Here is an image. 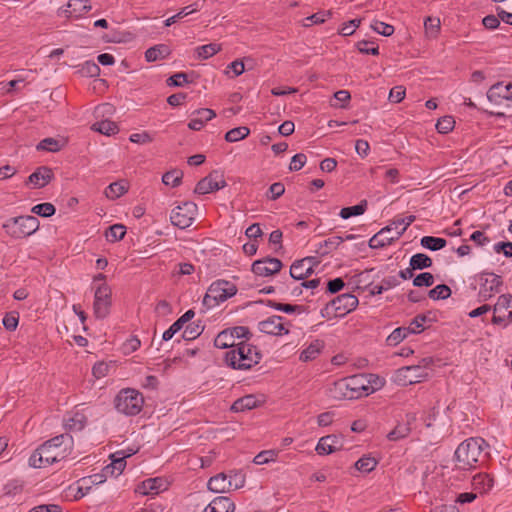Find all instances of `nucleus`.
I'll use <instances>...</instances> for the list:
<instances>
[{
	"instance_id": "obj_32",
	"label": "nucleus",
	"mask_w": 512,
	"mask_h": 512,
	"mask_svg": "<svg viewBox=\"0 0 512 512\" xmlns=\"http://www.w3.org/2000/svg\"><path fill=\"white\" fill-rule=\"evenodd\" d=\"M323 348V342L315 340L301 352L299 359L303 362L314 360L321 353Z\"/></svg>"
},
{
	"instance_id": "obj_16",
	"label": "nucleus",
	"mask_w": 512,
	"mask_h": 512,
	"mask_svg": "<svg viewBox=\"0 0 512 512\" xmlns=\"http://www.w3.org/2000/svg\"><path fill=\"white\" fill-rule=\"evenodd\" d=\"M318 264L319 261L313 256L296 260L290 267V276L294 280H304L314 272V266Z\"/></svg>"
},
{
	"instance_id": "obj_21",
	"label": "nucleus",
	"mask_w": 512,
	"mask_h": 512,
	"mask_svg": "<svg viewBox=\"0 0 512 512\" xmlns=\"http://www.w3.org/2000/svg\"><path fill=\"white\" fill-rule=\"evenodd\" d=\"M342 447V441L337 435H327L319 439L316 445V452L319 455H328Z\"/></svg>"
},
{
	"instance_id": "obj_25",
	"label": "nucleus",
	"mask_w": 512,
	"mask_h": 512,
	"mask_svg": "<svg viewBox=\"0 0 512 512\" xmlns=\"http://www.w3.org/2000/svg\"><path fill=\"white\" fill-rule=\"evenodd\" d=\"M234 510L235 504L230 498L218 496L206 506L203 512H234Z\"/></svg>"
},
{
	"instance_id": "obj_58",
	"label": "nucleus",
	"mask_w": 512,
	"mask_h": 512,
	"mask_svg": "<svg viewBox=\"0 0 512 512\" xmlns=\"http://www.w3.org/2000/svg\"><path fill=\"white\" fill-rule=\"evenodd\" d=\"M455 121L452 116H443L436 123V129L439 133L447 134L453 130Z\"/></svg>"
},
{
	"instance_id": "obj_63",
	"label": "nucleus",
	"mask_w": 512,
	"mask_h": 512,
	"mask_svg": "<svg viewBox=\"0 0 512 512\" xmlns=\"http://www.w3.org/2000/svg\"><path fill=\"white\" fill-rule=\"evenodd\" d=\"M285 192V186L281 182L273 183L267 192V198L270 200H276L281 197Z\"/></svg>"
},
{
	"instance_id": "obj_34",
	"label": "nucleus",
	"mask_w": 512,
	"mask_h": 512,
	"mask_svg": "<svg viewBox=\"0 0 512 512\" xmlns=\"http://www.w3.org/2000/svg\"><path fill=\"white\" fill-rule=\"evenodd\" d=\"M86 423V416L83 413L76 412L73 416L65 419V428L69 431H80Z\"/></svg>"
},
{
	"instance_id": "obj_27",
	"label": "nucleus",
	"mask_w": 512,
	"mask_h": 512,
	"mask_svg": "<svg viewBox=\"0 0 512 512\" xmlns=\"http://www.w3.org/2000/svg\"><path fill=\"white\" fill-rule=\"evenodd\" d=\"M493 485L494 479L487 473H479L472 479L473 489L478 491L480 494L490 491Z\"/></svg>"
},
{
	"instance_id": "obj_33",
	"label": "nucleus",
	"mask_w": 512,
	"mask_h": 512,
	"mask_svg": "<svg viewBox=\"0 0 512 512\" xmlns=\"http://www.w3.org/2000/svg\"><path fill=\"white\" fill-rule=\"evenodd\" d=\"M128 191V183L125 180L117 181L111 183L105 189V195L107 198L115 200L122 195H124Z\"/></svg>"
},
{
	"instance_id": "obj_64",
	"label": "nucleus",
	"mask_w": 512,
	"mask_h": 512,
	"mask_svg": "<svg viewBox=\"0 0 512 512\" xmlns=\"http://www.w3.org/2000/svg\"><path fill=\"white\" fill-rule=\"evenodd\" d=\"M494 251L496 253H503L505 257L512 258V242L501 241L494 245Z\"/></svg>"
},
{
	"instance_id": "obj_48",
	"label": "nucleus",
	"mask_w": 512,
	"mask_h": 512,
	"mask_svg": "<svg viewBox=\"0 0 512 512\" xmlns=\"http://www.w3.org/2000/svg\"><path fill=\"white\" fill-rule=\"evenodd\" d=\"M378 464V461L370 456H363L355 462V468L361 472L369 473L373 471Z\"/></svg>"
},
{
	"instance_id": "obj_3",
	"label": "nucleus",
	"mask_w": 512,
	"mask_h": 512,
	"mask_svg": "<svg viewBox=\"0 0 512 512\" xmlns=\"http://www.w3.org/2000/svg\"><path fill=\"white\" fill-rule=\"evenodd\" d=\"M375 388L364 374H356L334 381L328 388V396L334 400H353L371 394Z\"/></svg>"
},
{
	"instance_id": "obj_8",
	"label": "nucleus",
	"mask_w": 512,
	"mask_h": 512,
	"mask_svg": "<svg viewBox=\"0 0 512 512\" xmlns=\"http://www.w3.org/2000/svg\"><path fill=\"white\" fill-rule=\"evenodd\" d=\"M238 289L237 286L224 279H218L210 284L207 292L203 298V305L210 309L227 299L236 295Z\"/></svg>"
},
{
	"instance_id": "obj_31",
	"label": "nucleus",
	"mask_w": 512,
	"mask_h": 512,
	"mask_svg": "<svg viewBox=\"0 0 512 512\" xmlns=\"http://www.w3.org/2000/svg\"><path fill=\"white\" fill-rule=\"evenodd\" d=\"M343 241L344 239L340 236H332L320 242L315 251L317 254L325 256L335 250Z\"/></svg>"
},
{
	"instance_id": "obj_5",
	"label": "nucleus",
	"mask_w": 512,
	"mask_h": 512,
	"mask_svg": "<svg viewBox=\"0 0 512 512\" xmlns=\"http://www.w3.org/2000/svg\"><path fill=\"white\" fill-rule=\"evenodd\" d=\"M487 445L483 438H469L463 441L455 451L457 467L462 470L474 468Z\"/></svg>"
},
{
	"instance_id": "obj_40",
	"label": "nucleus",
	"mask_w": 512,
	"mask_h": 512,
	"mask_svg": "<svg viewBox=\"0 0 512 512\" xmlns=\"http://www.w3.org/2000/svg\"><path fill=\"white\" fill-rule=\"evenodd\" d=\"M410 334L412 333L407 326L398 327L387 337L386 342L389 346H396Z\"/></svg>"
},
{
	"instance_id": "obj_59",
	"label": "nucleus",
	"mask_w": 512,
	"mask_h": 512,
	"mask_svg": "<svg viewBox=\"0 0 512 512\" xmlns=\"http://www.w3.org/2000/svg\"><path fill=\"white\" fill-rule=\"evenodd\" d=\"M434 276L430 272H423L418 274L413 279V285L415 287H430L434 284Z\"/></svg>"
},
{
	"instance_id": "obj_47",
	"label": "nucleus",
	"mask_w": 512,
	"mask_h": 512,
	"mask_svg": "<svg viewBox=\"0 0 512 512\" xmlns=\"http://www.w3.org/2000/svg\"><path fill=\"white\" fill-rule=\"evenodd\" d=\"M266 305L268 307L274 308V309H276L278 311H281V312H284V313H288V314H291V313H294V312L301 313L303 311V306L278 303V302H276L274 300H267L266 301Z\"/></svg>"
},
{
	"instance_id": "obj_10",
	"label": "nucleus",
	"mask_w": 512,
	"mask_h": 512,
	"mask_svg": "<svg viewBox=\"0 0 512 512\" xmlns=\"http://www.w3.org/2000/svg\"><path fill=\"white\" fill-rule=\"evenodd\" d=\"M197 209V205L191 201H186L176 206L170 214L171 224L179 229L190 227L195 220Z\"/></svg>"
},
{
	"instance_id": "obj_45",
	"label": "nucleus",
	"mask_w": 512,
	"mask_h": 512,
	"mask_svg": "<svg viewBox=\"0 0 512 512\" xmlns=\"http://www.w3.org/2000/svg\"><path fill=\"white\" fill-rule=\"evenodd\" d=\"M182 178L183 172L178 169H173L162 176V182L167 186L178 187L182 182Z\"/></svg>"
},
{
	"instance_id": "obj_53",
	"label": "nucleus",
	"mask_w": 512,
	"mask_h": 512,
	"mask_svg": "<svg viewBox=\"0 0 512 512\" xmlns=\"http://www.w3.org/2000/svg\"><path fill=\"white\" fill-rule=\"evenodd\" d=\"M356 47L362 54L378 55L379 46L374 41L361 40L357 42Z\"/></svg>"
},
{
	"instance_id": "obj_62",
	"label": "nucleus",
	"mask_w": 512,
	"mask_h": 512,
	"mask_svg": "<svg viewBox=\"0 0 512 512\" xmlns=\"http://www.w3.org/2000/svg\"><path fill=\"white\" fill-rule=\"evenodd\" d=\"M81 74L87 77H96L100 74L99 66L93 61H86L80 70Z\"/></svg>"
},
{
	"instance_id": "obj_24",
	"label": "nucleus",
	"mask_w": 512,
	"mask_h": 512,
	"mask_svg": "<svg viewBox=\"0 0 512 512\" xmlns=\"http://www.w3.org/2000/svg\"><path fill=\"white\" fill-rule=\"evenodd\" d=\"M90 10L89 0H69L67 8L63 12L67 17L79 18Z\"/></svg>"
},
{
	"instance_id": "obj_7",
	"label": "nucleus",
	"mask_w": 512,
	"mask_h": 512,
	"mask_svg": "<svg viewBox=\"0 0 512 512\" xmlns=\"http://www.w3.org/2000/svg\"><path fill=\"white\" fill-rule=\"evenodd\" d=\"M144 397L142 393L133 388H124L114 398L115 409L124 415L135 416L142 411Z\"/></svg>"
},
{
	"instance_id": "obj_13",
	"label": "nucleus",
	"mask_w": 512,
	"mask_h": 512,
	"mask_svg": "<svg viewBox=\"0 0 512 512\" xmlns=\"http://www.w3.org/2000/svg\"><path fill=\"white\" fill-rule=\"evenodd\" d=\"M510 322H512V295L503 294L498 297L494 306L492 323L506 326Z\"/></svg>"
},
{
	"instance_id": "obj_15",
	"label": "nucleus",
	"mask_w": 512,
	"mask_h": 512,
	"mask_svg": "<svg viewBox=\"0 0 512 512\" xmlns=\"http://www.w3.org/2000/svg\"><path fill=\"white\" fill-rule=\"evenodd\" d=\"M227 185L224 176L218 171H212L206 177L202 178L194 189V192L200 195L218 191Z\"/></svg>"
},
{
	"instance_id": "obj_57",
	"label": "nucleus",
	"mask_w": 512,
	"mask_h": 512,
	"mask_svg": "<svg viewBox=\"0 0 512 512\" xmlns=\"http://www.w3.org/2000/svg\"><path fill=\"white\" fill-rule=\"evenodd\" d=\"M424 27L427 35L436 37L440 30V20L435 17H427L424 21Z\"/></svg>"
},
{
	"instance_id": "obj_30",
	"label": "nucleus",
	"mask_w": 512,
	"mask_h": 512,
	"mask_svg": "<svg viewBox=\"0 0 512 512\" xmlns=\"http://www.w3.org/2000/svg\"><path fill=\"white\" fill-rule=\"evenodd\" d=\"M411 420H414V417L407 419L405 422H399L395 428L388 433L387 438L390 441H398L407 437L411 432Z\"/></svg>"
},
{
	"instance_id": "obj_50",
	"label": "nucleus",
	"mask_w": 512,
	"mask_h": 512,
	"mask_svg": "<svg viewBox=\"0 0 512 512\" xmlns=\"http://www.w3.org/2000/svg\"><path fill=\"white\" fill-rule=\"evenodd\" d=\"M451 289L446 284H439L433 289L429 290L428 296L433 300H444L451 296Z\"/></svg>"
},
{
	"instance_id": "obj_4",
	"label": "nucleus",
	"mask_w": 512,
	"mask_h": 512,
	"mask_svg": "<svg viewBox=\"0 0 512 512\" xmlns=\"http://www.w3.org/2000/svg\"><path fill=\"white\" fill-rule=\"evenodd\" d=\"M414 215L395 218L391 223L373 235L368 242L371 249H380L398 240L406 229L415 221Z\"/></svg>"
},
{
	"instance_id": "obj_12",
	"label": "nucleus",
	"mask_w": 512,
	"mask_h": 512,
	"mask_svg": "<svg viewBox=\"0 0 512 512\" xmlns=\"http://www.w3.org/2000/svg\"><path fill=\"white\" fill-rule=\"evenodd\" d=\"M358 298L351 293L338 295L331 300L325 307V310H334V317H344L352 312L358 306Z\"/></svg>"
},
{
	"instance_id": "obj_49",
	"label": "nucleus",
	"mask_w": 512,
	"mask_h": 512,
	"mask_svg": "<svg viewBox=\"0 0 512 512\" xmlns=\"http://www.w3.org/2000/svg\"><path fill=\"white\" fill-rule=\"evenodd\" d=\"M23 482L20 480H11L3 487V496L15 497L23 492Z\"/></svg>"
},
{
	"instance_id": "obj_42",
	"label": "nucleus",
	"mask_w": 512,
	"mask_h": 512,
	"mask_svg": "<svg viewBox=\"0 0 512 512\" xmlns=\"http://www.w3.org/2000/svg\"><path fill=\"white\" fill-rule=\"evenodd\" d=\"M221 50V45L216 43H210L206 45H202L196 48V54L199 59L205 60L208 59L215 54H217Z\"/></svg>"
},
{
	"instance_id": "obj_9",
	"label": "nucleus",
	"mask_w": 512,
	"mask_h": 512,
	"mask_svg": "<svg viewBox=\"0 0 512 512\" xmlns=\"http://www.w3.org/2000/svg\"><path fill=\"white\" fill-rule=\"evenodd\" d=\"M432 362L430 358H423L417 365L404 366L396 370L394 381L398 385L407 386L420 382L428 377L427 366Z\"/></svg>"
},
{
	"instance_id": "obj_51",
	"label": "nucleus",
	"mask_w": 512,
	"mask_h": 512,
	"mask_svg": "<svg viewBox=\"0 0 512 512\" xmlns=\"http://www.w3.org/2000/svg\"><path fill=\"white\" fill-rule=\"evenodd\" d=\"M203 330L204 326L201 325L200 321L198 323L193 322L185 328L182 337L187 341L194 340L201 335Z\"/></svg>"
},
{
	"instance_id": "obj_36",
	"label": "nucleus",
	"mask_w": 512,
	"mask_h": 512,
	"mask_svg": "<svg viewBox=\"0 0 512 512\" xmlns=\"http://www.w3.org/2000/svg\"><path fill=\"white\" fill-rule=\"evenodd\" d=\"M420 244L425 249L438 251L447 245V241L446 239L440 237L424 236L421 238Z\"/></svg>"
},
{
	"instance_id": "obj_11",
	"label": "nucleus",
	"mask_w": 512,
	"mask_h": 512,
	"mask_svg": "<svg viewBox=\"0 0 512 512\" xmlns=\"http://www.w3.org/2000/svg\"><path fill=\"white\" fill-rule=\"evenodd\" d=\"M111 304V288L106 283H103L97 287L94 294L93 310L95 317L98 319L106 318L110 313Z\"/></svg>"
},
{
	"instance_id": "obj_55",
	"label": "nucleus",
	"mask_w": 512,
	"mask_h": 512,
	"mask_svg": "<svg viewBox=\"0 0 512 512\" xmlns=\"http://www.w3.org/2000/svg\"><path fill=\"white\" fill-rule=\"evenodd\" d=\"M31 211L41 217H50L55 214L56 209L52 203L45 202L33 206Z\"/></svg>"
},
{
	"instance_id": "obj_2",
	"label": "nucleus",
	"mask_w": 512,
	"mask_h": 512,
	"mask_svg": "<svg viewBox=\"0 0 512 512\" xmlns=\"http://www.w3.org/2000/svg\"><path fill=\"white\" fill-rule=\"evenodd\" d=\"M73 438L70 434L57 435L37 448L29 458L33 468H43L65 459L72 450Z\"/></svg>"
},
{
	"instance_id": "obj_23",
	"label": "nucleus",
	"mask_w": 512,
	"mask_h": 512,
	"mask_svg": "<svg viewBox=\"0 0 512 512\" xmlns=\"http://www.w3.org/2000/svg\"><path fill=\"white\" fill-rule=\"evenodd\" d=\"M194 115H195V117H193L189 121L188 127L191 130L199 131L204 127L206 122L212 120L216 116V113L212 109L201 108V109L196 110L194 112Z\"/></svg>"
},
{
	"instance_id": "obj_44",
	"label": "nucleus",
	"mask_w": 512,
	"mask_h": 512,
	"mask_svg": "<svg viewBox=\"0 0 512 512\" xmlns=\"http://www.w3.org/2000/svg\"><path fill=\"white\" fill-rule=\"evenodd\" d=\"M427 322L430 323L432 320L425 314H419L410 322L407 329H409L412 334H419L424 331Z\"/></svg>"
},
{
	"instance_id": "obj_18",
	"label": "nucleus",
	"mask_w": 512,
	"mask_h": 512,
	"mask_svg": "<svg viewBox=\"0 0 512 512\" xmlns=\"http://www.w3.org/2000/svg\"><path fill=\"white\" fill-rule=\"evenodd\" d=\"M283 263L278 258L266 257L252 264V272L257 276L268 277L278 273Z\"/></svg>"
},
{
	"instance_id": "obj_41",
	"label": "nucleus",
	"mask_w": 512,
	"mask_h": 512,
	"mask_svg": "<svg viewBox=\"0 0 512 512\" xmlns=\"http://www.w3.org/2000/svg\"><path fill=\"white\" fill-rule=\"evenodd\" d=\"M126 234V227L122 224L111 225L105 232V237L109 242L122 240Z\"/></svg>"
},
{
	"instance_id": "obj_52",
	"label": "nucleus",
	"mask_w": 512,
	"mask_h": 512,
	"mask_svg": "<svg viewBox=\"0 0 512 512\" xmlns=\"http://www.w3.org/2000/svg\"><path fill=\"white\" fill-rule=\"evenodd\" d=\"M227 331L231 333L233 339L236 342L241 340H246V342H248L252 336V333L250 332L249 328L245 326H235L232 328H228Z\"/></svg>"
},
{
	"instance_id": "obj_17",
	"label": "nucleus",
	"mask_w": 512,
	"mask_h": 512,
	"mask_svg": "<svg viewBox=\"0 0 512 512\" xmlns=\"http://www.w3.org/2000/svg\"><path fill=\"white\" fill-rule=\"evenodd\" d=\"M245 483L244 476H239V483L233 484L232 479H228L224 473L213 476L208 481V489L215 493H223L229 490H236L243 487Z\"/></svg>"
},
{
	"instance_id": "obj_39",
	"label": "nucleus",
	"mask_w": 512,
	"mask_h": 512,
	"mask_svg": "<svg viewBox=\"0 0 512 512\" xmlns=\"http://www.w3.org/2000/svg\"><path fill=\"white\" fill-rule=\"evenodd\" d=\"M367 205V200H362L357 205L342 208L339 215L343 219H348L352 216L362 215L366 211Z\"/></svg>"
},
{
	"instance_id": "obj_37",
	"label": "nucleus",
	"mask_w": 512,
	"mask_h": 512,
	"mask_svg": "<svg viewBox=\"0 0 512 512\" xmlns=\"http://www.w3.org/2000/svg\"><path fill=\"white\" fill-rule=\"evenodd\" d=\"M409 265L412 266V269L423 270L430 268L433 265V261L428 255L417 253L410 258Z\"/></svg>"
},
{
	"instance_id": "obj_20",
	"label": "nucleus",
	"mask_w": 512,
	"mask_h": 512,
	"mask_svg": "<svg viewBox=\"0 0 512 512\" xmlns=\"http://www.w3.org/2000/svg\"><path fill=\"white\" fill-rule=\"evenodd\" d=\"M487 98L495 105H501L504 101L512 102V83L498 82L492 85L487 92Z\"/></svg>"
},
{
	"instance_id": "obj_14",
	"label": "nucleus",
	"mask_w": 512,
	"mask_h": 512,
	"mask_svg": "<svg viewBox=\"0 0 512 512\" xmlns=\"http://www.w3.org/2000/svg\"><path fill=\"white\" fill-rule=\"evenodd\" d=\"M289 322H285V318L273 315L258 323V329L265 334L281 336L289 333Z\"/></svg>"
},
{
	"instance_id": "obj_38",
	"label": "nucleus",
	"mask_w": 512,
	"mask_h": 512,
	"mask_svg": "<svg viewBox=\"0 0 512 512\" xmlns=\"http://www.w3.org/2000/svg\"><path fill=\"white\" fill-rule=\"evenodd\" d=\"M483 275L486 276L484 282L482 283L484 289L491 293L499 292L503 284L501 277L494 273H483Z\"/></svg>"
},
{
	"instance_id": "obj_6",
	"label": "nucleus",
	"mask_w": 512,
	"mask_h": 512,
	"mask_svg": "<svg viewBox=\"0 0 512 512\" xmlns=\"http://www.w3.org/2000/svg\"><path fill=\"white\" fill-rule=\"evenodd\" d=\"M38 218L31 215L17 216L7 219L2 224L6 235L12 239H24L34 234L39 229Z\"/></svg>"
},
{
	"instance_id": "obj_56",
	"label": "nucleus",
	"mask_w": 512,
	"mask_h": 512,
	"mask_svg": "<svg viewBox=\"0 0 512 512\" xmlns=\"http://www.w3.org/2000/svg\"><path fill=\"white\" fill-rule=\"evenodd\" d=\"M3 326L8 331H15L19 323V313L10 311L5 314L2 320Z\"/></svg>"
},
{
	"instance_id": "obj_46",
	"label": "nucleus",
	"mask_w": 512,
	"mask_h": 512,
	"mask_svg": "<svg viewBox=\"0 0 512 512\" xmlns=\"http://www.w3.org/2000/svg\"><path fill=\"white\" fill-rule=\"evenodd\" d=\"M250 134V129L246 126H240L229 130L225 134V140L227 142H237L245 139Z\"/></svg>"
},
{
	"instance_id": "obj_61",
	"label": "nucleus",
	"mask_w": 512,
	"mask_h": 512,
	"mask_svg": "<svg viewBox=\"0 0 512 512\" xmlns=\"http://www.w3.org/2000/svg\"><path fill=\"white\" fill-rule=\"evenodd\" d=\"M371 28L383 36H391L394 33V27L392 25L379 20H374L371 24Z\"/></svg>"
},
{
	"instance_id": "obj_43",
	"label": "nucleus",
	"mask_w": 512,
	"mask_h": 512,
	"mask_svg": "<svg viewBox=\"0 0 512 512\" xmlns=\"http://www.w3.org/2000/svg\"><path fill=\"white\" fill-rule=\"evenodd\" d=\"M63 145L60 144V141H58L55 138L47 137L41 140L37 146V151H47V152H58L62 149Z\"/></svg>"
},
{
	"instance_id": "obj_26",
	"label": "nucleus",
	"mask_w": 512,
	"mask_h": 512,
	"mask_svg": "<svg viewBox=\"0 0 512 512\" xmlns=\"http://www.w3.org/2000/svg\"><path fill=\"white\" fill-rule=\"evenodd\" d=\"M163 486V479L148 478L141 482L135 489V492L141 495H155L158 494Z\"/></svg>"
},
{
	"instance_id": "obj_19",
	"label": "nucleus",
	"mask_w": 512,
	"mask_h": 512,
	"mask_svg": "<svg viewBox=\"0 0 512 512\" xmlns=\"http://www.w3.org/2000/svg\"><path fill=\"white\" fill-rule=\"evenodd\" d=\"M134 454H135V451L133 449H129L127 452L117 451V452L113 453L110 456V458L112 460L111 464H109L103 468V475L105 477L108 475H111V476L120 475L126 467L125 459Z\"/></svg>"
},
{
	"instance_id": "obj_22",
	"label": "nucleus",
	"mask_w": 512,
	"mask_h": 512,
	"mask_svg": "<svg viewBox=\"0 0 512 512\" xmlns=\"http://www.w3.org/2000/svg\"><path fill=\"white\" fill-rule=\"evenodd\" d=\"M53 178L54 172L50 167L40 166L28 177V183H31L34 188H42L49 184Z\"/></svg>"
},
{
	"instance_id": "obj_29",
	"label": "nucleus",
	"mask_w": 512,
	"mask_h": 512,
	"mask_svg": "<svg viewBox=\"0 0 512 512\" xmlns=\"http://www.w3.org/2000/svg\"><path fill=\"white\" fill-rule=\"evenodd\" d=\"M171 54L169 46L165 44H158L150 47L145 52V58L148 62H154L159 59H165Z\"/></svg>"
},
{
	"instance_id": "obj_60",
	"label": "nucleus",
	"mask_w": 512,
	"mask_h": 512,
	"mask_svg": "<svg viewBox=\"0 0 512 512\" xmlns=\"http://www.w3.org/2000/svg\"><path fill=\"white\" fill-rule=\"evenodd\" d=\"M277 452L275 450H265L258 453L254 459L253 462L257 465H263L270 461H274L277 457Z\"/></svg>"
},
{
	"instance_id": "obj_35",
	"label": "nucleus",
	"mask_w": 512,
	"mask_h": 512,
	"mask_svg": "<svg viewBox=\"0 0 512 512\" xmlns=\"http://www.w3.org/2000/svg\"><path fill=\"white\" fill-rule=\"evenodd\" d=\"M91 129L93 131L99 132V133L107 135V136L114 135V134L118 133V131H119L117 124L110 120H102V121L95 122L91 126Z\"/></svg>"
},
{
	"instance_id": "obj_1",
	"label": "nucleus",
	"mask_w": 512,
	"mask_h": 512,
	"mask_svg": "<svg viewBox=\"0 0 512 512\" xmlns=\"http://www.w3.org/2000/svg\"><path fill=\"white\" fill-rule=\"evenodd\" d=\"M214 345L220 349L230 348L225 353V363L236 370H249L262 359L260 349L246 340L236 342L227 329L221 331L214 339Z\"/></svg>"
},
{
	"instance_id": "obj_54",
	"label": "nucleus",
	"mask_w": 512,
	"mask_h": 512,
	"mask_svg": "<svg viewBox=\"0 0 512 512\" xmlns=\"http://www.w3.org/2000/svg\"><path fill=\"white\" fill-rule=\"evenodd\" d=\"M373 271L374 269L365 270L355 275V283L357 284L358 288L367 289L372 286L373 279L371 277V273Z\"/></svg>"
},
{
	"instance_id": "obj_28",
	"label": "nucleus",
	"mask_w": 512,
	"mask_h": 512,
	"mask_svg": "<svg viewBox=\"0 0 512 512\" xmlns=\"http://www.w3.org/2000/svg\"><path fill=\"white\" fill-rule=\"evenodd\" d=\"M258 405H259V401L256 398V396L249 394V395H245V396L237 399L236 401H234V403L231 406V410L233 412H243L246 410L254 409V408L258 407Z\"/></svg>"
}]
</instances>
